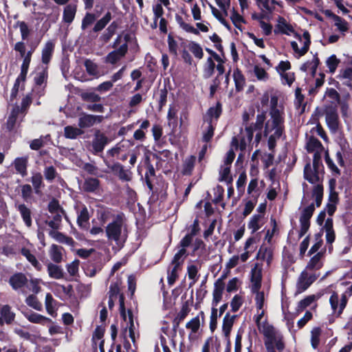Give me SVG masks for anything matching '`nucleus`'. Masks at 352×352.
I'll list each match as a JSON object with an SVG mask.
<instances>
[{"mask_svg": "<svg viewBox=\"0 0 352 352\" xmlns=\"http://www.w3.org/2000/svg\"><path fill=\"white\" fill-rule=\"evenodd\" d=\"M270 119L265 122L264 135L268 137L267 146L270 150H272L285 129L284 109L278 104V97L275 95L270 98Z\"/></svg>", "mask_w": 352, "mask_h": 352, "instance_id": "1", "label": "nucleus"}, {"mask_svg": "<svg viewBox=\"0 0 352 352\" xmlns=\"http://www.w3.org/2000/svg\"><path fill=\"white\" fill-rule=\"evenodd\" d=\"M107 240L121 248L127 239V229L124 223V214H118L105 228Z\"/></svg>", "mask_w": 352, "mask_h": 352, "instance_id": "2", "label": "nucleus"}, {"mask_svg": "<svg viewBox=\"0 0 352 352\" xmlns=\"http://www.w3.org/2000/svg\"><path fill=\"white\" fill-rule=\"evenodd\" d=\"M260 333L265 337V346L267 352H276L275 349L280 351L285 348L282 334L272 325L267 328H263Z\"/></svg>", "mask_w": 352, "mask_h": 352, "instance_id": "3", "label": "nucleus"}, {"mask_svg": "<svg viewBox=\"0 0 352 352\" xmlns=\"http://www.w3.org/2000/svg\"><path fill=\"white\" fill-rule=\"evenodd\" d=\"M265 121V114L259 113L256 116L255 123L250 125H245L244 129H241L239 147L241 151L246 148L248 144L251 142L253 138L254 131H261Z\"/></svg>", "mask_w": 352, "mask_h": 352, "instance_id": "4", "label": "nucleus"}, {"mask_svg": "<svg viewBox=\"0 0 352 352\" xmlns=\"http://www.w3.org/2000/svg\"><path fill=\"white\" fill-rule=\"evenodd\" d=\"M295 38L296 40L291 42V47L294 52L295 57L298 58L304 56L309 49L311 44L310 34L307 31H305L302 35L296 34Z\"/></svg>", "mask_w": 352, "mask_h": 352, "instance_id": "5", "label": "nucleus"}, {"mask_svg": "<svg viewBox=\"0 0 352 352\" xmlns=\"http://www.w3.org/2000/svg\"><path fill=\"white\" fill-rule=\"evenodd\" d=\"M24 116L25 113L21 111L19 106H14L7 117L6 122L2 126V130L6 129L8 132L15 131L20 126Z\"/></svg>", "mask_w": 352, "mask_h": 352, "instance_id": "6", "label": "nucleus"}, {"mask_svg": "<svg viewBox=\"0 0 352 352\" xmlns=\"http://www.w3.org/2000/svg\"><path fill=\"white\" fill-rule=\"evenodd\" d=\"M320 276V274H314L303 270L298 278L296 293L301 294L306 291Z\"/></svg>", "mask_w": 352, "mask_h": 352, "instance_id": "7", "label": "nucleus"}, {"mask_svg": "<svg viewBox=\"0 0 352 352\" xmlns=\"http://www.w3.org/2000/svg\"><path fill=\"white\" fill-rule=\"evenodd\" d=\"M129 38V36L128 34H126L124 36V42L122 43L118 48L111 52L107 54L105 58L107 63L112 65L116 64L126 55L128 51Z\"/></svg>", "mask_w": 352, "mask_h": 352, "instance_id": "8", "label": "nucleus"}, {"mask_svg": "<svg viewBox=\"0 0 352 352\" xmlns=\"http://www.w3.org/2000/svg\"><path fill=\"white\" fill-rule=\"evenodd\" d=\"M315 210V206L313 204L305 208L300 217V229L299 232L300 237L304 236L308 231L310 226V219Z\"/></svg>", "mask_w": 352, "mask_h": 352, "instance_id": "9", "label": "nucleus"}, {"mask_svg": "<svg viewBox=\"0 0 352 352\" xmlns=\"http://www.w3.org/2000/svg\"><path fill=\"white\" fill-rule=\"evenodd\" d=\"M325 250H321L314 255L307 263L304 270L314 274H320L319 270L323 266V260Z\"/></svg>", "mask_w": 352, "mask_h": 352, "instance_id": "10", "label": "nucleus"}, {"mask_svg": "<svg viewBox=\"0 0 352 352\" xmlns=\"http://www.w3.org/2000/svg\"><path fill=\"white\" fill-rule=\"evenodd\" d=\"M329 302L333 311V313L337 316H339L343 311L347 303V298L346 294L342 295L341 298L336 292H333L330 298Z\"/></svg>", "mask_w": 352, "mask_h": 352, "instance_id": "11", "label": "nucleus"}, {"mask_svg": "<svg viewBox=\"0 0 352 352\" xmlns=\"http://www.w3.org/2000/svg\"><path fill=\"white\" fill-rule=\"evenodd\" d=\"M325 119L329 130L332 133H336L338 129L339 120L337 110L334 107L326 109Z\"/></svg>", "mask_w": 352, "mask_h": 352, "instance_id": "12", "label": "nucleus"}, {"mask_svg": "<svg viewBox=\"0 0 352 352\" xmlns=\"http://www.w3.org/2000/svg\"><path fill=\"white\" fill-rule=\"evenodd\" d=\"M102 116H95L83 113L78 119V126L80 129L89 128L96 123H100L103 120Z\"/></svg>", "mask_w": 352, "mask_h": 352, "instance_id": "13", "label": "nucleus"}, {"mask_svg": "<svg viewBox=\"0 0 352 352\" xmlns=\"http://www.w3.org/2000/svg\"><path fill=\"white\" fill-rule=\"evenodd\" d=\"M107 143L108 138L107 136L98 130L95 133L94 138L92 141L93 153L97 154L102 152Z\"/></svg>", "mask_w": 352, "mask_h": 352, "instance_id": "14", "label": "nucleus"}, {"mask_svg": "<svg viewBox=\"0 0 352 352\" xmlns=\"http://www.w3.org/2000/svg\"><path fill=\"white\" fill-rule=\"evenodd\" d=\"M23 314L25 318L32 323L41 325H48L50 323H53L50 318L32 311H25Z\"/></svg>", "mask_w": 352, "mask_h": 352, "instance_id": "15", "label": "nucleus"}, {"mask_svg": "<svg viewBox=\"0 0 352 352\" xmlns=\"http://www.w3.org/2000/svg\"><path fill=\"white\" fill-rule=\"evenodd\" d=\"M276 21L277 23L275 25V28L274 30V34H283L290 35L291 33L294 32L293 27L287 22L284 17L279 16Z\"/></svg>", "mask_w": 352, "mask_h": 352, "instance_id": "16", "label": "nucleus"}, {"mask_svg": "<svg viewBox=\"0 0 352 352\" xmlns=\"http://www.w3.org/2000/svg\"><path fill=\"white\" fill-rule=\"evenodd\" d=\"M28 160V156L19 157L15 158L12 162L16 173L19 174L21 177H25L28 174L27 168Z\"/></svg>", "mask_w": 352, "mask_h": 352, "instance_id": "17", "label": "nucleus"}, {"mask_svg": "<svg viewBox=\"0 0 352 352\" xmlns=\"http://www.w3.org/2000/svg\"><path fill=\"white\" fill-rule=\"evenodd\" d=\"M8 282L13 289L17 290L28 283V278L24 274L17 272L10 277Z\"/></svg>", "mask_w": 352, "mask_h": 352, "instance_id": "18", "label": "nucleus"}, {"mask_svg": "<svg viewBox=\"0 0 352 352\" xmlns=\"http://www.w3.org/2000/svg\"><path fill=\"white\" fill-rule=\"evenodd\" d=\"M265 223L264 214H254L250 218L248 228L251 230L252 233H255L263 227Z\"/></svg>", "mask_w": 352, "mask_h": 352, "instance_id": "19", "label": "nucleus"}, {"mask_svg": "<svg viewBox=\"0 0 352 352\" xmlns=\"http://www.w3.org/2000/svg\"><path fill=\"white\" fill-rule=\"evenodd\" d=\"M225 289V284L222 283L221 279H217L214 285V289L212 292V306L217 307L221 301L223 296V292Z\"/></svg>", "mask_w": 352, "mask_h": 352, "instance_id": "20", "label": "nucleus"}, {"mask_svg": "<svg viewBox=\"0 0 352 352\" xmlns=\"http://www.w3.org/2000/svg\"><path fill=\"white\" fill-rule=\"evenodd\" d=\"M181 47L187 48L198 59H201L204 56V52L201 46L195 41L182 42Z\"/></svg>", "mask_w": 352, "mask_h": 352, "instance_id": "21", "label": "nucleus"}, {"mask_svg": "<svg viewBox=\"0 0 352 352\" xmlns=\"http://www.w3.org/2000/svg\"><path fill=\"white\" fill-rule=\"evenodd\" d=\"M307 150L309 153H314V155L322 154L324 149L321 142L314 137H310L307 142Z\"/></svg>", "mask_w": 352, "mask_h": 352, "instance_id": "22", "label": "nucleus"}, {"mask_svg": "<svg viewBox=\"0 0 352 352\" xmlns=\"http://www.w3.org/2000/svg\"><path fill=\"white\" fill-rule=\"evenodd\" d=\"M15 207L19 212L25 226L28 228L31 227L32 223L31 210L24 204H15Z\"/></svg>", "mask_w": 352, "mask_h": 352, "instance_id": "23", "label": "nucleus"}, {"mask_svg": "<svg viewBox=\"0 0 352 352\" xmlns=\"http://www.w3.org/2000/svg\"><path fill=\"white\" fill-rule=\"evenodd\" d=\"M119 292L120 289L118 283H111L109 287V296L116 298H119L121 314L122 315L124 320H126V316L124 313V297L122 295H119Z\"/></svg>", "mask_w": 352, "mask_h": 352, "instance_id": "24", "label": "nucleus"}, {"mask_svg": "<svg viewBox=\"0 0 352 352\" xmlns=\"http://www.w3.org/2000/svg\"><path fill=\"white\" fill-rule=\"evenodd\" d=\"M57 301L54 299L50 293H47L45 296V305L47 313L52 317L57 316Z\"/></svg>", "mask_w": 352, "mask_h": 352, "instance_id": "25", "label": "nucleus"}, {"mask_svg": "<svg viewBox=\"0 0 352 352\" xmlns=\"http://www.w3.org/2000/svg\"><path fill=\"white\" fill-rule=\"evenodd\" d=\"M304 177L311 184H317L320 179L319 172L312 168L310 164H307L304 168Z\"/></svg>", "mask_w": 352, "mask_h": 352, "instance_id": "26", "label": "nucleus"}, {"mask_svg": "<svg viewBox=\"0 0 352 352\" xmlns=\"http://www.w3.org/2000/svg\"><path fill=\"white\" fill-rule=\"evenodd\" d=\"M55 44L52 41H47L42 50V63L47 65L52 56Z\"/></svg>", "mask_w": 352, "mask_h": 352, "instance_id": "27", "label": "nucleus"}, {"mask_svg": "<svg viewBox=\"0 0 352 352\" xmlns=\"http://www.w3.org/2000/svg\"><path fill=\"white\" fill-rule=\"evenodd\" d=\"M240 142V138L233 137L231 142L232 148L227 152L226 157L223 160V165H228V166H231V164L235 157V154L233 151V148L236 149L239 147V142Z\"/></svg>", "mask_w": 352, "mask_h": 352, "instance_id": "28", "label": "nucleus"}, {"mask_svg": "<svg viewBox=\"0 0 352 352\" xmlns=\"http://www.w3.org/2000/svg\"><path fill=\"white\" fill-rule=\"evenodd\" d=\"M64 249L58 245L53 244L49 250V255L51 259L56 263H59L63 260Z\"/></svg>", "mask_w": 352, "mask_h": 352, "instance_id": "29", "label": "nucleus"}, {"mask_svg": "<svg viewBox=\"0 0 352 352\" xmlns=\"http://www.w3.org/2000/svg\"><path fill=\"white\" fill-rule=\"evenodd\" d=\"M265 309H256V313L254 316V320L256 324L259 332L262 331L263 328H267L272 325L267 322V319L263 320L265 314Z\"/></svg>", "mask_w": 352, "mask_h": 352, "instance_id": "30", "label": "nucleus"}, {"mask_svg": "<svg viewBox=\"0 0 352 352\" xmlns=\"http://www.w3.org/2000/svg\"><path fill=\"white\" fill-rule=\"evenodd\" d=\"M49 235L58 243H64L68 245L74 244V240L72 237L67 236L64 234L58 232L57 230H50Z\"/></svg>", "mask_w": 352, "mask_h": 352, "instance_id": "31", "label": "nucleus"}, {"mask_svg": "<svg viewBox=\"0 0 352 352\" xmlns=\"http://www.w3.org/2000/svg\"><path fill=\"white\" fill-rule=\"evenodd\" d=\"M47 272L49 276L54 279H62L65 276L62 267L52 263L47 265Z\"/></svg>", "mask_w": 352, "mask_h": 352, "instance_id": "32", "label": "nucleus"}, {"mask_svg": "<svg viewBox=\"0 0 352 352\" xmlns=\"http://www.w3.org/2000/svg\"><path fill=\"white\" fill-rule=\"evenodd\" d=\"M234 319L235 316H230L229 314H226L223 318L222 330L223 335L228 339L229 338Z\"/></svg>", "mask_w": 352, "mask_h": 352, "instance_id": "33", "label": "nucleus"}, {"mask_svg": "<svg viewBox=\"0 0 352 352\" xmlns=\"http://www.w3.org/2000/svg\"><path fill=\"white\" fill-rule=\"evenodd\" d=\"M127 317H128L129 321L127 322L125 331H126V332L128 331L129 338L131 339L132 342L133 343H135L137 331H136L135 325L134 324L133 314L131 311H128ZM126 320H127V319L125 321L126 322Z\"/></svg>", "mask_w": 352, "mask_h": 352, "instance_id": "34", "label": "nucleus"}, {"mask_svg": "<svg viewBox=\"0 0 352 352\" xmlns=\"http://www.w3.org/2000/svg\"><path fill=\"white\" fill-rule=\"evenodd\" d=\"M186 328L190 330V333L188 336L189 338H194L195 337V334L197 333L200 328L199 317L197 316L191 319L188 322L186 323Z\"/></svg>", "mask_w": 352, "mask_h": 352, "instance_id": "35", "label": "nucleus"}, {"mask_svg": "<svg viewBox=\"0 0 352 352\" xmlns=\"http://www.w3.org/2000/svg\"><path fill=\"white\" fill-rule=\"evenodd\" d=\"M65 214L56 213L52 214V217H49V219L46 220L45 223L49 226L52 230H55L60 228L62 217Z\"/></svg>", "mask_w": 352, "mask_h": 352, "instance_id": "36", "label": "nucleus"}, {"mask_svg": "<svg viewBox=\"0 0 352 352\" xmlns=\"http://www.w3.org/2000/svg\"><path fill=\"white\" fill-rule=\"evenodd\" d=\"M318 64L319 58L315 55L311 60L307 61L300 66V70L304 72H309L314 75L316 72Z\"/></svg>", "mask_w": 352, "mask_h": 352, "instance_id": "37", "label": "nucleus"}, {"mask_svg": "<svg viewBox=\"0 0 352 352\" xmlns=\"http://www.w3.org/2000/svg\"><path fill=\"white\" fill-rule=\"evenodd\" d=\"M254 294V300L255 307L256 309H262L267 308V304L265 302V296L263 291L252 292Z\"/></svg>", "mask_w": 352, "mask_h": 352, "instance_id": "38", "label": "nucleus"}, {"mask_svg": "<svg viewBox=\"0 0 352 352\" xmlns=\"http://www.w3.org/2000/svg\"><path fill=\"white\" fill-rule=\"evenodd\" d=\"M76 12V5H73V4L67 5L64 8L63 16V21L67 23L70 24L73 21V20L75 17Z\"/></svg>", "mask_w": 352, "mask_h": 352, "instance_id": "39", "label": "nucleus"}, {"mask_svg": "<svg viewBox=\"0 0 352 352\" xmlns=\"http://www.w3.org/2000/svg\"><path fill=\"white\" fill-rule=\"evenodd\" d=\"M0 314L2 318H3V320L7 324H10L14 320L15 314L11 310V307L8 305H3L1 307Z\"/></svg>", "mask_w": 352, "mask_h": 352, "instance_id": "40", "label": "nucleus"}, {"mask_svg": "<svg viewBox=\"0 0 352 352\" xmlns=\"http://www.w3.org/2000/svg\"><path fill=\"white\" fill-rule=\"evenodd\" d=\"M251 282V292H256L261 289V272L256 269L252 270Z\"/></svg>", "mask_w": 352, "mask_h": 352, "instance_id": "41", "label": "nucleus"}, {"mask_svg": "<svg viewBox=\"0 0 352 352\" xmlns=\"http://www.w3.org/2000/svg\"><path fill=\"white\" fill-rule=\"evenodd\" d=\"M100 186V181L96 178H87L83 184V188L89 192H96Z\"/></svg>", "mask_w": 352, "mask_h": 352, "instance_id": "42", "label": "nucleus"}, {"mask_svg": "<svg viewBox=\"0 0 352 352\" xmlns=\"http://www.w3.org/2000/svg\"><path fill=\"white\" fill-rule=\"evenodd\" d=\"M21 254L32 265V266L37 270H41L42 268L41 264L37 261L36 258L31 252L27 248L21 249Z\"/></svg>", "mask_w": 352, "mask_h": 352, "instance_id": "43", "label": "nucleus"}, {"mask_svg": "<svg viewBox=\"0 0 352 352\" xmlns=\"http://www.w3.org/2000/svg\"><path fill=\"white\" fill-rule=\"evenodd\" d=\"M252 72L256 79L261 82H267L270 78V76L265 69L258 65H255L254 66Z\"/></svg>", "mask_w": 352, "mask_h": 352, "instance_id": "44", "label": "nucleus"}, {"mask_svg": "<svg viewBox=\"0 0 352 352\" xmlns=\"http://www.w3.org/2000/svg\"><path fill=\"white\" fill-rule=\"evenodd\" d=\"M215 64L212 57H208L204 65L203 76L204 78H210L214 74Z\"/></svg>", "mask_w": 352, "mask_h": 352, "instance_id": "45", "label": "nucleus"}, {"mask_svg": "<svg viewBox=\"0 0 352 352\" xmlns=\"http://www.w3.org/2000/svg\"><path fill=\"white\" fill-rule=\"evenodd\" d=\"M319 297V296L315 294L307 296L298 302L297 311H302L311 305L314 302L316 301Z\"/></svg>", "mask_w": 352, "mask_h": 352, "instance_id": "46", "label": "nucleus"}, {"mask_svg": "<svg viewBox=\"0 0 352 352\" xmlns=\"http://www.w3.org/2000/svg\"><path fill=\"white\" fill-rule=\"evenodd\" d=\"M324 98L331 104L332 107H336L340 102V95L338 91L333 88L327 89Z\"/></svg>", "mask_w": 352, "mask_h": 352, "instance_id": "47", "label": "nucleus"}, {"mask_svg": "<svg viewBox=\"0 0 352 352\" xmlns=\"http://www.w3.org/2000/svg\"><path fill=\"white\" fill-rule=\"evenodd\" d=\"M117 28L118 24L115 21L112 22L106 29L104 32L102 34V36H100V39L104 43H107L111 39V38L114 35L117 30Z\"/></svg>", "mask_w": 352, "mask_h": 352, "instance_id": "48", "label": "nucleus"}, {"mask_svg": "<svg viewBox=\"0 0 352 352\" xmlns=\"http://www.w3.org/2000/svg\"><path fill=\"white\" fill-rule=\"evenodd\" d=\"M230 167L228 165L222 164L219 170V180L221 182H226L230 184L232 182V178L230 175Z\"/></svg>", "mask_w": 352, "mask_h": 352, "instance_id": "49", "label": "nucleus"}, {"mask_svg": "<svg viewBox=\"0 0 352 352\" xmlns=\"http://www.w3.org/2000/svg\"><path fill=\"white\" fill-rule=\"evenodd\" d=\"M31 182L36 194L40 192V189L44 186L43 177L41 173H34L31 177Z\"/></svg>", "mask_w": 352, "mask_h": 352, "instance_id": "50", "label": "nucleus"}, {"mask_svg": "<svg viewBox=\"0 0 352 352\" xmlns=\"http://www.w3.org/2000/svg\"><path fill=\"white\" fill-rule=\"evenodd\" d=\"M64 133L66 138L75 139L83 133V131L77 127L67 126L64 129Z\"/></svg>", "mask_w": 352, "mask_h": 352, "instance_id": "51", "label": "nucleus"}, {"mask_svg": "<svg viewBox=\"0 0 352 352\" xmlns=\"http://www.w3.org/2000/svg\"><path fill=\"white\" fill-rule=\"evenodd\" d=\"M111 19V14L107 12L105 15L96 22L93 30L96 32L101 31L109 23Z\"/></svg>", "mask_w": 352, "mask_h": 352, "instance_id": "52", "label": "nucleus"}, {"mask_svg": "<svg viewBox=\"0 0 352 352\" xmlns=\"http://www.w3.org/2000/svg\"><path fill=\"white\" fill-rule=\"evenodd\" d=\"M186 250L184 248H181L174 256L173 259L171 262V265H175L176 267H180L185 258L186 257Z\"/></svg>", "mask_w": 352, "mask_h": 352, "instance_id": "53", "label": "nucleus"}, {"mask_svg": "<svg viewBox=\"0 0 352 352\" xmlns=\"http://www.w3.org/2000/svg\"><path fill=\"white\" fill-rule=\"evenodd\" d=\"M196 157L193 155L188 157L184 163L183 173L184 175H190L195 164Z\"/></svg>", "mask_w": 352, "mask_h": 352, "instance_id": "54", "label": "nucleus"}, {"mask_svg": "<svg viewBox=\"0 0 352 352\" xmlns=\"http://www.w3.org/2000/svg\"><path fill=\"white\" fill-rule=\"evenodd\" d=\"M16 26L19 28L22 40H28L31 33V29L29 28L28 24L25 21H19L16 22Z\"/></svg>", "mask_w": 352, "mask_h": 352, "instance_id": "55", "label": "nucleus"}, {"mask_svg": "<svg viewBox=\"0 0 352 352\" xmlns=\"http://www.w3.org/2000/svg\"><path fill=\"white\" fill-rule=\"evenodd\" d=\"M333 19L335 25L337 27L338 30L344 35L349 29L347 22L337 15H333Z\"/></svg>", "mask_w": 352, "mask_h": 352, "instance_id": "56", "label": "nucleus"}, {"mask_svg": "<svg viewBox=\"0 0 352 352\" xmlns=\"http://www.w3.org/2000/svg\"><path fill=\"white\" fill-rule=\"evenodd\" d=\"M321 335V329L314 327L311 331V344L314 349H316L320 344V337Z\"/></svg>", "mask_w": 352, "mask_h": 352, "instance_id": "57", "label": "nucleus"}, {"mask_svg": "<svg viewBox=\"0 0 352 352\" xmlns=\"http://www.w3.org/2000/svg\"><path fill=\"white\" fill-rule=\"evenodd\" d=\"M85 66L87 73L94 76H99L100 72L97 64L91 60H86L85 62Z\"/></svg>", "mask_w": 352, "mask_h": 352, "instance_id": "58", "label": "nucleus"}, {"mask_svg": "<svg viewBox=\"0 0 352 352\" xmlns=\"http://www.w3.org/2000/svg\"><path fill=\"white\" fill-rule=\"evenodd\" d=\"M43 174L45 179L49 182L53 180L58 175L56 168L53 166H47L45 167Z\"/></svg>", "mask_w": 352, "mask_h": 352, "instance_id": "59", "label": "nucleus"}, {"mask_svg": "<svg viewBox=\"0 0 352 352\" xmlns=\"http://www.w3.org/2000/svg\"><path fill=\"white\" fill-rule=\"evenodd\" d=\"M189 279L192 280L190 286H192L198 280V267L195 265H189L187 267Z\"/></svg>", "mask_w": 352, "mask_h": 352, "instance_id": "60", "label": "nucleus"}, {"mask_svg": "<svg viewBox=\"0 0 352 352\" xmlns=\"http://www.w3.org/2000/svg\"><path fill=\"white\" fill-rule=\"evenodd\" d=\"M26 304L37 311H41L43 309L42 304L38 300L37 298L34 295H30L25 300Z\"/></svg>", "mask_w": 352, "mask_h": 352, "instance_id": "61", "label": "nucleus"}, {"mask_svg": "<svg viewBox=\"0 0 352 352\" xmlns=\"http://www.w3.org/2000/svg\"><path fill=\"white\" fill-rule=\"evenodd\" d=\"M180 267H176L175 265H170L168 270V283L169 285H173L178 277V270Z\"/></svg>", "mask_w": 352, "mask_h": 352, "instance_id": "62", "label": "nucleus"}, {"mask_svg": "<svg viewBox=\"0 0 352 352\" xmlns=\"http://www.w3.org/2000/svg\"><path fill=\"white\" fill-rule=\"evenodd\" d=\"M340 60L337 58L336 56L333 54L329 56L326 60V65L331 73H334L337 69Z\"/></svg>", "mask_w": 352, "mask_h": 352, "instance_id": "63", "label": "nucleus"}, {"mask_svg": "<svg viewBox=\"0 0 352 352\" xmlns=\"http://www.w3.org/2000/svg\"><path fill=\"white\" fill-rule=\"evenodd\" d=\"M89 215L88 210L86 207H83V208L80 210L79 214L78 215L77 221L78 225L80 227L85 226L87 222L89 221Z\"/></svg>", "mask_w": 352, "mask_h": 352, "instance_id": "64", "label": "nucleus"}]
</instances>
